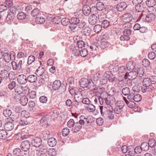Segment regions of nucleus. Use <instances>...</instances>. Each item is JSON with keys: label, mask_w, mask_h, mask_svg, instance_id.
I'll return each mask as SVG.
<instances>
[{"label": "nucleus", "mask_w": 156, "mask_h": 156, "mask_svg": "<svg viewBox=\"0 0 156 156\" xmlns=\"http://www.w3.org/2000/svg\"><path fill=\"white\" fill-rule=\"evenodd\" d=\"M52 88L55 90H58L59 89L61 90L60 91L62 92H65L66 90V87L63 85L61 86L60 81L58 80H55L53 83Z\"/></svg>", "instance_id": "nucleus-1"}, {"label": "nucleus", "mask_w": 156, "mask_h": 156, "mask_svg": "<svg viewBox=\"0 0 156 156\" xmlns=\"http://www.w3.org/2000/svg\"><path fill=\"white\" fill-rule=\"evenodd\" d=\"M96 78L95 79H94V81L92 80H89V85L88 86V88L90 90H91L94 92H96V90H98L101 89V88L99 87L96 88V81L98 80V77L96 76Z\"/></svg>", "instance_id": "nucleus-2"}, {"label": "nucleus", "mask_w": 156, "mask_h": 156, "mask_svg": "<svg viewBox=\"0 0 156 156\" xmlns=\"http://www.w3.org/2000/svg\"><path fill=\"white\" fill-rule=\"evenodd\" d=\"M16 55L13 51L10 52V54L8 53H4L3 54V58L5 61L7 62H9L11 60L15 59Z\"/></svg>", "instance_id": "nucleus-3"}, {"label": "nucleus", "mask_w": 156, "mask_h": 156, "mask_svg": "<svg viewBox=\"0 0 156 156\" xmlns=\"http://www.w3.org/2000/svg\"><path fill=\"white\" fill-rule=\"evenodd\" d=\"M80 120L79 122H76V128L77 130V132H79L82 128V126L84 125L85 123V117L84 115H81L80 117Z\"/></svg>", "instance_id": "nucleus-4"}, {"label": "nucleus", "mask_w": 156, "mask_h": 156, "mask_svg": "<svg viewBox=\"0 0 156 156\" xmlns=\"http://www.w3.org/2000/svg\"><path fill=\"white\" fill-rule=\"evenodd\" d=\"M67 126L74 133L77 132V130L76 129V122H74V121L73 119H70L68 122L67 123Z\"/></svg>", "instance_id": "nucleus-5"}, {"label": "nucleus", "mask_w": 156, "mask_h": 156, "mask_svg": "<svg viewBox=\"0 0 156 156\" xmlns=\"http://www.w3.org/2000/svg\"><path fill=\"white\" fill-rule=\"evenodd\" d=\"M80 20L79 18L75 17L72 18L71 21V23L69 25V27L71 30H73L77 27V25L79 22Z\"/></svg>", "instance_id": "nucleus-6"}, {"label": "nucleus", "mask_w": 156, "mask_h": 156, "mask_svg": "<svg viewBox=\"0 0 156 156\" xmlns=\"http://www.w3.org/2000/svg\"><path fill=\"white\" fill-rule=\"evenodd\" d=\"M124 106V104L122 101H120L119 104L118 103L116 104V106L113 110L117 114H119L122 111V109Z\"/></svg>", "instance_id": "nucleus-7"}, {"label": "nucleus", "mask_w": 156, "mask_h": 156, "mask_svg": "<svg viewBox=\"0 0 156 156\" xmlns=\"http://www.w3.org/2000/svg\"><path fill=\"white\" fill-rule=\"evenodd\" d=\"M22 60L17 61L16 62L12 61L11 63L14 70H20L22 69Z\"/></svg>", "instance_id": "nucleus-8"}, {"label": "nucleus", "mask_w": 156, "mask_h": 156, "mask_svg": "<svg viewBox=\"0 0 156 156\" xmlns=\"http://www.w3.org/2000/svg\"><path fill=\"white\" fill-rule=\"evenodd\" d=\"M30 143L28 141L24 140L21 143V147L23 151H27L30 149Z\"/></svg>", "instance_id": "nucleus-9"}, {"label": "nucleus", "mask_w": 156, "mask_h": 156, "mask_svg": "<svg viewBox=\"0 0 156 156\" xmlns=\"http://www.w3.org/2000/svg\"><path fill=\"white\" fill-rule=\"evenodd\" d=\"M137 76V73L135 71L129 72L127 73H126L125 75V79H128L129 80H133L135 79Z\"/></svg>", "instance_id": "nucleus-10"}, {"label": "nucleus", "mask_w": 156, "mask_h": 156, "mask_svg": "<svg viewBox=\"0 0 156 156\" xmlns=\"http://www.w3.org/2000/svg\"><path fill=\"white\" fill-rule=\"evenodd\" d=\"M154 88L152 85L145 86H142L141 87V90L143 93L152 92L154 91Z\"/></svg>", "instance_id": "nucleus-11"}, {"label": "nucleus", "mask_w": 156, "mask_h": 156, "mask_svg": "<svg viewBox=\"0 0 156 156\" xmlns=\"http://www.w3.org/2000/svg\"><path fill=\"white\" fill-rule=\"evenodd\" d=\"M132 15L129 13L124 14L121 16L122 21L125 23H129L132 19Z\"/></svg>", "instance_id": "nucleus-12"}, {"label": "nucleus", "mask_w": 156, "mask_h": 156, "mask_svg": "<svg viewBox=\"0 0 156 156\" xmlns=\"http://www.w3.org/2000/svg\"><path fill=\"white\" fill-rule=\"evenodd\" d=\"M42 142L41 139L38 137H35L32 140V144L36 147H40Z\"/></svg>", "instance_id": "nucleus-13"}, {"label": "nucleus", "mask_w": 156, "mask_h": 156, "mask_svg": "<svg viewBox=\"0 0 156 156\" xmlns=\"http://www.w3.org/2000/svg\"><path fill=\"white\" fill-rule=\"evenodd\" d=\"M20 96H19L18 97H17V98L15 99L17 101L20 100L21 105L23 106H25L28 103V100L26 96L24 95L21 97Z\"/></svg>", "instance_id": "nucleus-14"}, {"label": "nucleus", "mask_w": 156, "mask_h": 156, "mask_svg": "<svg viewBox=\"0 0 156 156\" xmlns=\"http://www.w3.org/2000/svg\"><path fill=\"white\" fill-rule=\"evenodd\" d=\"M27 77L24 75L21 74L19 75L17 78L18 82L21 84H25L27 83L28 80Z\"/></svg>", "instance_id": "nucleus-15"}, {"label": "nucleus", "mask_w": 156, "mask_h": 156, "mask_svg": "<svg viewBox=\"0 0 156 156\" xmlns=\"http://www.w3.org/2000/svg\"><path fill=\"white\" fill-rule=\"evenodd\" d=\"M88 51L87 49L86 48H83L81 50H79L78 49L76 50V51L75 52V54L76 55H78L79 53L81 56L82 57H85L88 55Z\"/></svg>", "instance_id": "nucleus-16"}, {"label": "nucleus", "mask_w": 156, "mask_h": 156, "mask_svg": "<svg viewBox=\"0 0 156 156\" xmlns=\"http://www.w3.org/2000/svg\"><path fill=\"white\" fill-rule=\"evenodd\" d=\"M98 21V16L96 15L93 13L91 15L88 20L89 23L92 25L96 24Z\"/></svg>", "instance_id": "nucleus-17"}, {"label": "nucleus", "mask_w": 156, "mask_h": 156, "mask_svg": "<svg viewBox=\"0 0 156 156\" xmlns=\"http://www.w3.org/2000/svg\"><path fill=\"white\" fill-rule=\"evenodd\" d=\"M89 81V80L86 78H82L80 81V87L83 88L88 87Z\"/></svg>", "instance_id": "nucleus-18"}, {"label": "nucleus", "mask_w": 156, "mask_h": 156, "mask_svg": "<svg viewBox=\"0 0 156 156\" xmlns=\"http://www.w3.org/2000/svg\"><path fill=\"white\" fill-rule=\"evenodd\" d=\"M15 91L17 94H15L14 96V99L17 97H18L19 96H21L20 95L23 92V90L22 86L20 85H17L15 89Z\"/></svg>", "instance_id": "nucleus-19"}, {"label": "nucleus", "mask_w": 156, "mask_h": 156, "mask_svg": "<svg viewBox=\"0 0 156 156\" xmlns=\"http://www.w3.org/2000/svg\"><path fill=\"white\" fill-rule=\"evenodd\" d=\"M103 100L108 105L110 104H113L115 102V98L113 97H109L106 98H103Z\"/></svg>", "instance_id": "nucleus-20"}, {"label": "nucleus", "mask_w": 156, "mask_h": 156, "mask_svg": "<svg viewBox=\"0 0 156 156\" xmlns=\"http://www.w3.org/2000/svg\"><path fill=\"white\" fill-rule=\"evenodd\" d=\"M14 127L13 123L10 122H6L4 125V129L7 131H11L13 129Z\"/></svg>", "instance_id": "nucleus-21"}, {"label": "nucleus", "mask_w": 156, "mask_h": 156, "mask_svg": "<svg viewBox=\"0 0 156 156\" xmlns=\"http://www.w3.org/2000/svg\"><path fill=\"white\" fill-rule=\"evenodd\" d=\"M75 101L77 102H80L82 101L83 98L82 93L79 91H77V93H75Z\"/></svg>", "instance_id": "nucleus-22"}, {"label": "nucleus", "mask_w": 156, "mask_h": 156, "mask_svg": "<svg viewBox=\"0 0 156 156\" xmlns=\"http://www.w3.org/2000/svg\"><path fill=\"white\" fill-rule=\"evenodd\" d=\"M127 5L125 2H122L118 4L116 6V8L118 11L121 12L126 9Z\"/></svg>", "instance_id": "nucleus-23"}, {"label": "nucleus", "mask_w": 156, "mask_h": 156, "mask_svg": "<svg viewBox=\"0 0 156 156\" xmlns=\"http://www.w3.org/2000/svg\"><path fill=\"white\" fill-rule=\"evenodd\" d=\"M82 10L83 13L86 16L89 15L91 12L90 8L87 5L83 6Z\"/></svg>", "instance_id": "nucleus-24"}, {"label": "nucleus", "mask_w": 156, "mask_h": 156, "mask_svg": "<svg viewBox=\"0 0 156 156\" xmlns=\"http://www.w3.org/2000/svg\"><path fill=\"white\" fill-rule=\"evenodd\" d=\"M103 115L105 117H108L110 119H113L114 117L112 112L109 110H108L104 112Z\"/></svg>", "instance_id": "nucleus-25"}, {"label": "nucleus", "mask_w": 156, "mask_h": 156, "mask_svg": "<svg viewBox=\"0 0 156 156\" xmlns=\"http://www.w3.org/2000/svg\"><path fill=\"white\" fill-rule=\"evenodd\" d=\"M155 18V16L153 13L148 14L146 17V20L148 22H151L154 21Z\"/></svg>", "instance_id": "nucleus-26"}, {"label": "nucleus", "mask_w": 156, "mask_h": 156, "mask_svg": "<svg viewBox=\"0 0 156 156\" xmlns=\"http://www.w3.org/2000/svg\"><path fill=\"white\" fill-rule=\"evenodd\" d=\"M109 43L108 41L105 39L103 38L101 39V41L100 44V47L102 49H105L108 46Z\"/></svg>", "instance_id": "nucleus-27"}, {"label": "nucleus", "mask_w": 156, "mask_h": 156, "mask_svg": "<svg viewBox=\"0 0 156 156\" xmlns=\"http://www.w3.org/2000/svg\"><path fill=\"white\" fill-rule=\"evenodd\" d=\"M49 119L48 117H42L39 121L40 125L42 126H47L48 124Z\"/></svg>", "instance_id": "nucleus-28"}, {"label": "nucleus", "mask_w": 156, "mask_h": 156, "mask_svg": "<svg viewBox=\"0 0 156 156\" xmlns=\"http://www.w3.org/2000/svg\"><path fill=\"white\" fill-rule=\"evenodd\" d=\"M50 134V132L48 130H46L42 132L41 134V136L44 140H46L49 137Z\"/></svg>", "instance_id": "nucleus-29"}, {"label": "nucleus", "mask_w": 156, "mask_h": 156, "mask_svg": "<svg viewBox=\"0 0 156 156\" xmlns=\"http://www.w3.org/2000/svg\"><path fill=\"white\" fill-rule=\"evenodd\" d=\"M0 74L2 76V77L4 80H6L8 77H9V72L5 69L2 70L1 71Z\"/></svg>", "instance_id": "nucleus-30"}, {"label": "nucleus", "mask_w": 156, "mask_h": 156, "mask_svg": "<svg viewBox=\"0 0 156 156\" xmlns=\"http://www.w3.org/2000/svg\"><path fill=\"white\" fill-rule=\"evenodd\" d=\"M48 144L51 147H53L56 145L57 141L54 138H51L48 139Z\"/></svg>", "instance_id": "nucleus-31"}, {"label": "nucleus", "mask_w": 156, "mask_h": 156, "mask_svg": "<svg viewBox=\"0 0 156 156\" xmlns=\"http://www.w3.org/2000/svg\"><path fill=\"white\" fill-rule=\"evenodd\" d=\"M91 30L88 27H86L82 30V33L86 36L89 35L91 32Z\"/></svg>", "instance_id": "nucleus-32"}, {"label": "nucleus", "mask_w": 156, "mask_h": 156, "mask_svg": "<svg viewBox=\"0 0 156 156\" xmlns=\"http://www.w3.org/2000/svg\"><path fill=\"white\" fill-rule=\"evenodd\" d=\"M85 109L89 112H93L95 110V106L92 104H89L85 106Z\"/></svg>", "instance_id": "nucleus-33"}, {"label": "nucleus", "mask_w": 156, "mask_h": 156, "mask_svg": "<svg viewBox=\"0 0 156 156\" xmlns=\"http://www.w3.org/2000/svg\"><path fill=\"white\" fill-rule=\"evenodd\" d=\"M28 81L30 83H34L37 80V76L34 75H31L27 77Z\"/></svg>", "instance_id": "nucleus-34"}, {"label": "nucleus", "mask_w": 156, "mask_h": 156, "mask_svg": "<svg viewBox=\"0 0 156 156\" xmlns=\"http://www.w3.org/2000/svg\"><path fill=\"white\" fill-rule=\"evenodd\" d=\"M44 67H39L36 70V74L38 76H42L44 73Z\"/></svg>", "instance_id": "nucleus-35"}, {"label": "nucleus", "mask_w": 156, "mask_h": 156, "mask_svg": "<svg viewBox=\"0 0 156 156\" xmlns=\"http://www.w3.org/2000/svg\"><path fill=\"white\" fill-rule=\"evenodd\" d=\"M30 123L29 120L27 118H23L21 119L19 123L22 125H25Z\"/></svg>", "instance_id": "nucleus-36"}, {"label": "nucleus", "mask_w": 156, "mask_h": 156, "mask_svg": "<svg viewBox=\"0 0 156 156\" xmlns=\"http://www.w3.org/2000/svg\"><path fill=\"white\" fill-rule=\"evenodd\" d=\"M96 7L98 10L101 11L104 8L105 5L102 2H98L96 4Z\"/></svg>", "instance_id": "nucleus-37"}, {"label": "nucleus", "mask_w": 156, "mask_h": 156, "mask_svg": "<svg viewBox=\"0 0 156 156\" xmlns=\"http://www.w3.org/2000/svg\"><path fill=\"white\" fill-rule=\"evenodd\" d=\"M152 85L150 82V80L148 78H146L144 79L142 86H145Z\"/></svg>", "instance_id": "nucleus-38"}, {"label": "nucleus", "mask_w": 156, "mask_h": 156, "mask_svg": "<svg viewBox=\"0 0 156 156\" xmlns=\"http://www.w3.org/2000/svg\"><path fill=\"white\" fill-rule=\"evenodd\" d=\"M143 151H147L149 150V146L148 143L146 142H143L141 145Z\"/></svg>", "instance_id": "nucleus-39"}, {"label": "nucleus", "mask_w": 156, "mask_h": 156, "mask_svg": "<svg viewBox=\"0 0 156 156\" xmlns=\"http://www.w3.org/2000/svg\"><path fill=\"white\" fill-rule=\"evenodd\" d=\"M41 147H42V146H40L38 150V154H44L47 152V148L45 146L42 147V148Z\"/></svg>", "instance_id": "nucleus-40"}, {"label": "nucleus", "mask_w": 156, "mask_h": 156, "mask_svg": "<svg viewBox=\"0 0 156 156\" xmlns=\"http://www.w3.org/2000/svg\"><path fill=\"white\" fill-rule=\"evenodd\" d=\"M36 22L38 24L44 23L45 22V19L43 16L37 17L35 19Z\"/></svg>", "instance_id": "nucleus-41"}, {"label": "nucleus", "mask_w": 156, "mask_h": 156, "mask_svg": "<svg viewBox=\"0 0 156 156\" xmlns=\"http://www.w3.org/2000/svg\"><path fill=\"white\" fill-rule=\"evenodd\" d=\"M110 25V22L106 20H104L102 21L101 26L102 27L107 28Z\"/></svg>", "instance_id": "nucleus-42"}, {"label": "nucleus", "mask_w": 156, "mask_h": 156, "mask_svg": "<svg viewBox=\"0 0 156 156\" xmlns=\"http://www.w3.org/2000/svg\"><path fill=\"white\" fill-rule=\"evenodd\" d=\"M126 66L128 70H132L135 67L133 61H129L127 64Z\"/></svg>", "instance_id": "nucleus-43"}, {"label": "nucleus", "mask_w": 156, "mask_h": 156, "mask_svg": "<svg viewBox=\"0 0 156 156\" xmlns=\"http://www.w3.org/2000/svg\"><path fill=\"white\" fill-rule=\"evenodd\" d=\"M7 136V133L5 130L4 129L0 130V139H5Z\"/></svg>", "instance_id": "nucleus-44"}, {"label": "nucleus", "mask_w": 156, "mask_h": 156, "mask_svg": "<svg viewBox=\"0 0 156 156\" xmlns=\"http://www.w3.org/2000/svg\"><path fill=\"white\" fill-rule=\"evenodd\" d=\"M95 120V118L91 115H89L85 117V121L88 123H92Z\"/></svg>", "instance_id": "nucleus-45"}, {"label": "nucleus", "mask_w": 156, "mask_h": 156, "mask_svg": "<svg viewBox=\"0 0 156 156\" xmlns=\"http://www.w3.org/2000/svg\"><path fill=\"white\" fill-rule=\"evenodd\" d=\"M96 15L97 16L98 20L99 22H101L102 19L105 17V15L103 12H100L98 14H96Z\"/></svg>", "instance_id": "nucleus-46"}, {"label": "nucleus", "mask_w": 156, "mask_h": 156, "mask_svg": "<svg viewBox=\"0 0 156 156\" xmlns=\"http://www.w3.org/2000/svg\"><path fill=\"white\" fill-rule=\"evenodd\" d=\"M130 92V90L128 87H125L122 89V93L125 95H128Z\"/></svg>", "instance_id": "nucleus-47"}, {"label": "nucleus", "mask_w": 156, "mask_h": 156, "mask_svg": "<svg viewBox=\"0 0 156 156\" xmlns=\"http://www.w3.org/2000/svg\"><path fill=\"white\" fill-rule=\"evenodd\" d=\"M102 26L99 24H97L94 26V31L96 33L100 32L102 29Z\"/></svg>", "instance_id": "nucleus-48"}, {"label": "nucleus", "mask_w": 156, "mask_h": 156, "mask_svg": "<svg viewBox=\"0 0 156 156\" xmlns=\"http://www.w3.org/2000/svg\"><path fill=\"white\" fill-rule=\"evenodd\" d=\"M146 3V5L149 7L154 6L156 3L155 0H147Z\"/></svg>", "instance_id": "nucleus-49"}, {"label": "nucleus", "mask_w": 156, "mask_h": 156, "mask_svg": "<svg viewBox=\"0 0 156 156\" xmlns=\"http://www.w3.org/2000/svg\"><path fill=\"white\" fill-rule=\"evenodd\" d=\"M27 95L30 98L34 99L36 97V92L33 90L29 91Z\"/></svg>", "instance_id": "nucleus-50"}, {"label": "nucleus", "mask_w": 156, "mask_h": 156, "mask_svg": "<svg viewBox=\"0 0 156 156\" xmlns=\"http://www.w3.org/2000/svg\"><path fill=\"white\" fill-rule=\"evenodd\" d=\"M3 115L6 117L10 116L12 114L11 110L9 109H7L3 111Z\"/></svg>", "instance_id": "nucleus-51"}, {"label": "nucleus", "mask_w": 156, "mask_h": 156, "mask_svg": "<svg viewBox=\"0 0 156 156\" xmlns=\"http://www.w3.org/2000/svg\"><path fill=\"white\" fill-rule=\"evenodd\" d=\"M9 118L11 119L12 121L15 122H18V123H19L21 119L20 117H19L18 115H16L13 117H10Z\"/></svg>", "instance_id": "nucleus-52"}, {"label": "nucleus", "mask_w": 156, "mask_h": 156, "mask_svg": "<svg viewBox=\"0 0 156 156\" xmlns=\"http://www.w3.org/2000/svg\"><path fill=\"white\" fill-rule=\"evenodd\" d=\"M40 14V11L37 8L34 9L31 12V15L33 16H37Z\"/></svg>", "instance_id": "nucleus-53"}, {"label": "nucleus", "mask_w": 156, "mask_h": 156, "mask_svg": "<svg viewBox=\"0 0 156 156\" xmlns=\"http://www.w3.org/2000/svg\"><path fill=\"white\" fill-rule=\"evenodd\" d=\"M26 15L23 12H19L17 15V18L19 20H23L26 18Z\"/></svg>", "instance_id": "nucleus-54"}, {"label": "nucleus", "mask_w": 156, "mask_h": 156, "mask_svg": "<svg viewBox=\"0 0 156 156\" xmlns=\"http://www.w3.org/2000/svg\"><path fill=\"white\" fill-rule=\"evenodd\" d=\"M69 20L67 18H64L61 20V23L64 26H66L69 23Z\"/></svg>", "instance_id": "nucleus-55"}, {"label": "nucleus", "mask_w": 156, "mask_h": 156, "mask_svg": "<svg viewBox=\"0 0 156 156\" xmlns=\"http://www.w3.org/2000/svg\"><path fill=\"white\" fill-rule=\"evenodd\" d=\"M133 98V101L136 102H138L140 101L142 99L141 96L139 94H136L134 95Z\"/></svg>", "instance_id": "nucleus-56"}, {"label": "nucleus", "mask_w": 156, "mask_h": 156, "mask_svg": "<svg viewBox=\"0 0 156 156\" xmlns=\"http://www.w3.org/2000/svg\"><path fill=\"white\" fill-rule=\"evenodd\" d=\"M35 59V56L32 55L29 56L28 58V64L29 65L31 64L34 62Z\"/></svg>", "instance_id": "nucleus-57"}, {"label": "nucleus", "mask_w": 156, "mask_h": 156, "mask_svg": "<svg viewBox=\"0 0 156 156\" xmlns=\"http://www.w3.org/2000/svg\"><path fill=\"white\" fill-rule=\"evenodd\" d=\"M48 154L50 156H55L56 153L55 149L54 148L49 149L48 151Z\"/></svg>", "instance_id": "nucleus-58"}, {"label": "nucleus", "mask_w": 156, "mask_h": 156, "mask_svg": "<svg viewBox=\"0 0 156 156\" xmlns=\"http://www.w3.org/2000/svg\"><path fill=\"white\" fill-rule=\"evenodd\" d=\"M136 73L137 75H139L140 77H142L144 75V71L142 68H138Z\"/></svg>", "instance_id": "nucleus-59"}, {"label": "nucleus", "mask_w": 156, "mask_h": 156, "mask_svg": "<svg viewBox=\"0 0 156 156\" xmlns=\"http://www.w3.org/2000/svg\"><path fill=\"white\" fill-rule=\"evenodd\" d=\"M156 143V140L154 139H151L149 140L148 143L149 147H153L154 146Z\"/></svg>", "instance_id": "nucleus-60"}, {"label": "nucleus", "mask_w": 156, "mask_h": 156, "mask_svg": "<svg viewBox=\"0 0 156 156\" xmlns=\"http://www.w3.org/2000/svg\"><path fill=\"white\" fill-rule=\"evenodd\" d=\"M135 6V9L138 12H141L144 9V7L142 4H141L137 5Z\"/></svg>", "instance_id": "nucleus-61"}, {"label": "nucleus", "mask_w": 156, "mask_h": 156, "mask_svg": "<svg viewBox=\"0 0 156 156\" xmlns=\"http://www.w3.org/2000/svg\"><path fill=\"white\" fill-rule=\"evenodd\" d=\"M127 104L129 107L131 108H134L136 106V104L133 101H128Z\"/></svg>", "instance_id": "nucleus-62"}, {"label": "nucleus", "mask_w": 156, "mask_h": 156, "mask_svg": "<svg viewBox=\"0 0 156 156\" xmlns=\"http://www.w3.org/2000/svg\"><path fill=\"white\" fill-rule=\"evenodd\" d=\"M120 40L122 41H127L130 39V37L128 35L123 34L120 38Z\"/></svg>", "instance_id": "nucleus-63"}, {"label": "nucleus", "mask_w": 156, "mask_h": 156, "mask_svg": "<svg viewBox=\"0 0 156 156\" xmlns=\"http://www.w3.org/2000/svg\"><path fill=\"white\" fill-rule=\"evenodd\" d=\"M69 129L67 128H64L62 131V134L64 136H67L69 133Z\"/></svg>", "instance_id": "nucleus-64"}]
</instances>
